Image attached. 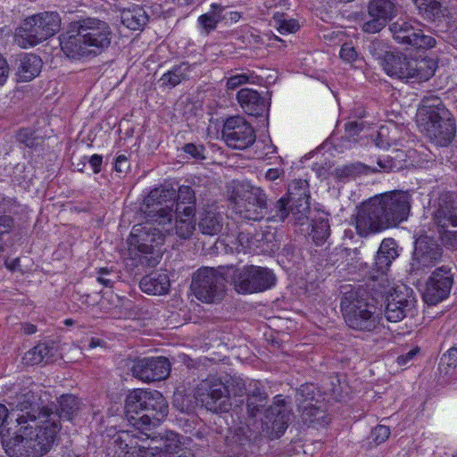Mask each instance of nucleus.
Here are the masks:
<instances>
[{
	"label": "nucleus",
	"instance_id": "obj_56",
	"mask_svg": "<svg viewBox=\"0 0 457 457\" xmlns=\"http://www.w3.org/2000/svg\"><path fill=\"white\" fill-rule=\"evenodd\" d=\"M184 194H185V195H187V199H188V201H189V202H190V201L193 199V197H194V195H193V194H192V191H191V190H190V188H189V187H180V188H179V196L180 197V196H181L182 195H184Z\"/></svg>",
	"mask_w": 457,
	"mask_h": 457
},
{
	"label": "nucleus",
	"instance_id": "obj_60",
	"mask_svg": "<svg viewBox=\"0 0 457 457\" xmlns=\"http://www.w3.org/2000/svg\"><path fill=\"white\" fill-rule=\"evenodd\" d=\"M179 398H182V395L180 394H177L175 395V399H174V404L179 407Z\"/></svg>",
	"mask_w": 457,
	"mask_h": 457
},
{
	"label": "nucleus",
	"instance_id": "obj_22",
	"mask_svg": "<svg viewBox=\"0 0 457 457\" xmlns=\"http://www.w3.org/2000/svg\"><path fill=\"white\" fill-rule=\"evenodd\" d=\"M395 15L396 8L391 0H370L369 20L363 23L362 29L367 33H377Z\"/></svg>",
	"mask_w": 457,
	"mask_h": 457
},
{
	"label": "nucleus",
	"instance_id": "obj_1",
	"mask_svg": "<svg viewBox=\"0 0 457 457\" xmlns=\"http://www.w3.org/2000/svg\"><path fill=\"white\" fill-rule=\"evenodd\" d=\"M33 395L24 394L11 412L0 404V437L11 457H40L46 453L60 430V418L71 420L78 410L73 395L59 400L60 413L32 407Z\"/></svg>",
	"mask_w": 457,
	"mask_h": 457
},
{
	"label": "nucleus",
	"instance_id": "obj_41",
	"mask_svg": "<svg viewBox=\"0 0 457 457\" xmlns=\"http://www.w3.org/2000/svg\"><path fill=\"white\" fill-rule=\"evenodd\" d=\"M312 238L317 245H320L329 236V225L327 220L320 219L315 222L312 230Z\"/></svg>",
	"mask_w": 457,
	"mask_h": 457
},
{
	"label": "nucleus",
	"instance_id": "obj_50",
	"mask_svg": "<svg viewBox=\"0 0 457 457\" xmlns=\"http://www.w3.org/2000/svg\"><path fill=\"white\" fill-rule=\"evenodd\" d=\"M129 168L128 159L124 155H120L115 161V170L118 172H123Z\"/></svg>",
	"mask_w": 457,
	"mask_h": 457
},
{
	"label": "nucleus",
	"instance_id": "obj_24",
	"mask_svg": "<svg viewBox=\"0 0 457 457\" xmlns=\"http://www.w3.org/2000/svg\"><path fill=\"white\" fill-rule=\"evenodd\" d=\"M237 101L242 109L249 115L258 116L266 110L264 99L257 91L251 88H242L237 93Z\"/></svg>",
	"mask_w": 457,
	"mask_h": 457
},
{
	"label": "nucleus",
	"instance_id": "obj_61",
	"mask_svg": "<svg viewBox=\"0 0 457 457\" xmlns=\"http://www.w3.org/2000/svg\"><path fill=\"white\" fill-rule=\"evenodd\" d=\"M245 204H246V202L241 206V205H239V203H237V205H238V210H237L238 212L241 213V212H245Z\"/></svg>",
	"mask_w": 457,
	"mask_h": 457
},
{
	"label": "nucleus",
	"instance_id": "obj_16",
	"mask_svg": "<svg viewBox=\"0 0 457 457\" xmlns=\"http://www.w3.org/2000/svg\"><path fill=\"white\" fill-rule=\"evenodd\" d=\"M222 138L228 146L243 150L254 143L255 132L243 117L234 116L225 121Z\"/></svg>",
	"mask_w": 457,
	"mask_h": 457
},
{
	"label": "nucleus",
	"instance_id": "obj_2",
	"mask_svg": "<svg viewBox=\"0 0 457 457\" xmlns=\"http://www.w3.org/2000/svg\"><path fill=\"white\" fill-rule=\"evenodd\" d=\"M112 37V29L107 22L87 18L72 24L62 35L60 46L68 58L79 60L104 52L109 47Z\"/></svg>",
	"mask_w": 457,
	"mask_h": 457
},
{
	"label": "nucleus",
	"instance_id": "obj_19",
	"mask_svg": "<svg viewBox=\"0 0 457 457\" xmlns=\"http://www.w3.org/2000/svg\"><path fill=\"white\" fill-rule=\"evenodd\" d=\"M162 231L154 228L150 221L135 225L128 238L130 249H137L145 254L154 253L155 247L162 245Z\"/></svg>",
	"mask_w": 457,
	"mask_h": 457
},
{
	"label": "nucleus",
	"instance_id": "obj_28",
	"mask_svg": "<svg viewBox=\"0 0 457 457\" xmlns=\"http://www.w3.org/2000/svg\"><path fill=\"white\" fill-rule=\"evenodd\" d=\"M41 67L42 62L37 55L27 54L19 61L17 76L20 80L29 81L39 74Z\"/></svg>",
	"mask_w": 457,
	"mask_h": 457
},
{
	"label": "nucleus",
	"instance_id": "obj_31",
	"mask_svg": "<svg viewBox=\"0 0 457 457\" xmlns=\"http://www.w3.org/2000/svg\"><path fill=\"white\" fill-rule=\"evenodd\" d=\"M284 399L281 396H277L274 406L269 411L267 417H276L272 425V436L278 437L282 435L287 428L286 417L288 416L286 410L283 408Z\"/></svg>",
	"mask_w": 457,
	"mask_h": 457
},
{
	"label": "nucleus",
	"instance_id": "obj_40",
	"mask_svg": "<svg viewBox=\"0 0 457 457\" xmlns=\"http://www.w3.org/2000/svg\"><path fill=\"white\" fill-rule=\"evenodd\" d=\"M419 10L428 18H435L440 10L438 0H413Z\"/></svg>",
	"mask_w": 457,
	"mask_h": 457
},
{
	"label": "nucleus",
	"instance_id": "obj_55",
	"mask_svg": "<svg viewBox=\"0 0 457 457\" xmlns=\"http://www.w3.org/2000/svg\"><path fill=\"white\" fill-rule=\"evenodd\" d=\"M287 3V0H267L266 6L268 8H271L274 6H285Z\"/></svg>",
	"mask_w": 457,
	"mask_h": 457
},
{
	"label": "nucleus",
	"instance_id": "obj_58",
	"mask_svg": "<svg viewBox=\"0 0 457 457\" xmlns=\"http://www.w3.org/2000/svg\"><path fill=\"white\" fill-rule=\"evenodd\" d=\"M26 332L28 334H33L36 332V328L34 325H28L26 328Z\"/></svg>",
	"mask_w": 457,
	"mask_h": 457
},
{
	"label": "nucleus",
	"instance_id": "obj_48",
	"mask_svg": "<svg viewBox=\"0 0 457 457\" xmlns=\"http://www.w3.org/2000/svg\"><path fill=\"white\" fill-rule=\"evenodd\" d=\"M241 18V14L238 12L231 11L225 14H221V19L225 21L226 25H230L237 22Z\"/></svg>",
	"mask_w": 457,
	"mask_h": 457
},
{
	"label": "nucleus",
	"instance_id": "obj_18",
	"mask_svg": "<svg viewBox=\"0 0 457 457\" xmlns=\"http://www.w3.org/2000/svg\"><path fill=\"white\" fill-rule=\"evenodd\" d=\"M420 24L412 21L399 20L390 26V30L395 41L401 44H407L417 48H430L436 45L433 37L425 35Z\"/></svg>",
	"mask_w": 457,
	"mask_h": 457
},
{
	"label": "nucleus",
	"instance_id": "obj_59",
	"mask_svg": "<svg viewBox=\"0 0 457 457\" xmlns=\"http://www.w3.org/2000/svg\"><path fill=\"white\" fill-rule=\"evenodd\" d=\"M356 123L354 122H348L346 125H345V129L346 130H350L351 129H353L354 127H356Z\"/></svg>",
	"mask_w": 457,
	"mask_h": 457
},
{
	"label": "nucleus",
	"instance_id": "obj_25",
	"mask_svg": "<svg viewBox=\"0 0 457 457\" xmlns=\"http://www.w3.org/2000/svg\"><path fill=\"white\" fill-rule=\"evenodd\" d=\"M266 208L265 194L258 187H253L247 193L245 205V218L253 220H261Z\"/></svg>",
	"mask_w": 457,
	"mask_h": 457
},
{
	"label": "nucleus",
	"instance_id": "obj_7",
	"mask_svg": "<svg viewBox=\"0 0 457 457\" xmlns=\"http://www.w3.org/2000/svg\"><path fill=\"white\" fill-rule=\"evenodd\" d=\"M226 277L231 279L235 289L241 294H253L270 289L275 285L276 277L268 268L246 265L240 269L226 268Z\"/></svg>",
	"mask_w": 457,
	"mask_h": 457
},
{
	"label": "nucleus",
	"instance_id": "obj_49",
	"mask_svg": "<svg viewBox=\"0 0 457 457\" xmlns=\"http://www.w3.org/2000/svg\"><path fill=\"white\" fill-rule=\"evenodd\" d=\"M288 204H289L288 198H281L277 203V208L278 209V212H279L278 215H279L280 220H284L286 219V217L287 216V206Z\"/></svg>",
	"mask_w": 457,
	"mask_h": 457
},
{
	"label": "nucleus",
	"instance_id": "obj_10",
	"mask_svg": "<svg viewBox=\"0 0 457 457\" xmlns=\"http://www.w3.org/2000/svg\"><path fill=\"white\" fill-rule=\"evenodd\" d=\"M175 198V190L155 188L144 201V212L147 213L153 221L162 226V231L168 234L173 229L170 222Z\"/></svg>",
	"mask_w": 457,
	"mask_h": 457
},
{
	"label": "nucleus",
	"instance_id": "obj_62",
	"mask_svg": "<svg viewBox=\"0 0 457 457\" xmlns=\"http://www.w3.org/2000/svg\"><path fill=\"white\" fill-rule=\"evenodd\" d=\"M65 324L66 325H71L72 324V321L71 320H65Z\"/></svg>",
	"mask_w": 457,
	"mask_h": 457
},
{
	"label": "nucleus",
	"instance_id": "obj_17",
	"mask_svg": "<svg viewBox=\"0 0 457 457\" xmlns=\"http://www.w3.org/2000/svg\"><path fill=\"white\" fill-rule=\"evenodd\" d=\"M416 299L412 291L404 287H397L387 296L385 316L390 322H398L415 313Z\"/></svg>",
	"mask_w": 457,
	"mask_h": 457
},
{
	"label": "nucleus",
	"instance_id": "obj_47",
	"mask_svg": "<svg viewBox=\"0 0 457 457\" xmlns=\"http://www.w3.org/2000/svg\"><path fill=\"white\" fill-rule=\"evenodd\" d=\"M419 353V348H413L410 350L406 354L401 355L397 357V363L400 366H404L409 363L410 361H411L416 354Z\"/></svg>",
	"mask_w": 457,
	"mask_h": 457
},
{
	"label": "nucleus",
	"instance_id": "obj_43",
	"mask_svg": "<svg viewBox=\"0 0 457 457\" xmlns=\"http://www.w3.org/2000/svg\"><path fill=\"white\" fill-rule=\"evenodd\" d=\"M390 435V429L384 425L377 426L372 431L373 440L378 444L385 442Z\"/></svg>",
	"mask_w": 457,
	"mask_h": 457
},
{
	"label": "nucleus",
	"instance_id": "obj_36",
	"mask_svg": "<svg viewBox=\"0 0 457 457\" xmlns=\"http://www.w3.org/2000/svg\"><path fill=\"white\" fill-rule=\"evenodd\" d=\"M273 25L281 34L294 33L300 28L297 21L287 18L284 13L276 12L273 16Z\"/></svg>",
	"mask_w": 457,
	"mask_h": 457
},
{
	"label": "nucleus",
	"instance_id": "obj_42",
	"mask_svg": "<svg viewBox=\"0 0 457 457\" xmlns=\"http://www.w3.org/2000/svg\"><path fill=\"white\" fill-rule=\"evenodd\" d=\"M158 403L155 400H149L148 403L145 404V411L147 412H152L150 414L151 416V421L149 426H156L159 423H161L164 418L167 416L168 413V407L166 408V411L164 415L161 418V411L159 410Z\"/></svg>",
	"mask_w": 457,
	"mask_h": 457
},
{
	"label": "nucleus",
	"instance_id": "obj_57",
	"mask_svg": "<svg viewBox=\"0 0 457 457\" xmlns=\"http://www.w3.org/2000/svg\"><path fill=\"white\" fill-rule=\"evenodd\" d=\"M97 346H102V341L97 338H91L90 343L88 345L89 349H94Z\"/></svg>",
	"mask_w": 457,
	"mask_h": 457
},
{
	"label": "nucleus",
	"instance_id": "obj_39",
	"mask_svg": "<svg viewBox=\"0 0 457 457\" xmlns=\"http://www.w3.org/2000/svg\"><path fill=\"white\" fill-rule=\"evenodd\" d=\"M340 58L344 62L355 67H361V64L363 62L362 59L359 56L355 48L348 43H345L342 46L340 50Z\"/></svg>",
	"mask_w": 457,
	"mask_h": 457
},
{
	"label": "nucleus",
	"instance_id": "obj_52",
	"mask_svg": "<svg viewBox=\"0 0 457 457\" xmlns=\"http://www.w3.org/2000/svg\"><path fill=\"white\" fill-rule=\"evenodd\" d=\"M89 164L92 167L93 171L95 173H98L102 164V157L98 154L92 155L89 159Z\"/></svg>",
	"mask_w": 457,
	"mask_h": 457
},
{
	"label": "nucleus",
	"instance_id": "obj_45",
	"mask_svg": "<svg viewBox=\"0 0 457 457\" xmlns=\"http://www.w3.org/2000/svg\"><path fill=\"white\" fill-rule=\"evenodd\" d=\"M10 73V68L6 60L0 54V87L7 80Z\"/></svg>",
	"mask_w": 457,
	"mask_h": 457
},
{
	"label": "nucleus",
	"instance_id": "obj_35",
	"mask_svg": "<svg viewBox=\"0 0 457 457\" xmlns=\"http://www.w3.org/2000/svg\"><path fill=\"white\" fill-rule=\"evenodd\" d=\"M188 69V64L182 63L171 71H169L162 76L160 79L162 85L165 87L177 86L187 77Z\"/></svg>",
	"mask_w": 457,
	"mask_h": 457
},
{
	"label": "nucleus",
	"instance_id": "obj_34",
	"mask_svg": "<svg viewBox=\"0 0 457 457\" xmlns=\"http://www.w3.org/2000/svg\"><path fill=\"white\" fill-rule=\"evenodd\" d=\"M224 8L220 5L212 4V11L201 15L198 18L199 26L206 33L213 30L221 20V13Z\"/></svg>",
	"mask_w": 457,
	"mask_h": 457
},
{
	"label": "nucleus",
	"instance_id": "obj_4",
	"mask_svg": "<svg viewBox=\"0 0 457 457\" xmlns=\"http://www.w3.org/2000/svg\"><path fill=\"white\" fill-rule=\"evenodd\" d=\"M417 124L437 145L446 146L454 138L456 125L450 112L438 98H426L417 111Z\"/></svg>",
	"mask_w": 457,
	"mask_h": 457
},
{
	"label": "nucleus",
	"instance_id": "obj_29",
	"mask_svg": "<svg viewBox=\"0 0 457 457\" xmlns=\"http://www.w3.org/2000/svg\"><path fill=\"white\" fill-rule=\"evenodd\" d=\"M120 19L124 26L129 29L137 30L146 24L148 15L143 7L132 4L121 12Z\"/></svg>",
	"mask_w": 457,
	"mask_h": 457
},
{
	"label": "nucleus",
	"instance_id": "obj_23",
	"mask_svg": "<svg viewBox=\"0 0 457 457\" xmlns=\"http://www.w3.org/2000/svg\"><path fill=\"white\" fill-rule=\"evenodd\" d=\"M170 370V363L165 357L143 358L134 363L132 374L144 382H153L166 378Z\"/></svg>",
	"mask_w": 457,
	"mask_h": 457
},
{
	"label": "nucleus",
	"instance_id": "obj_54",
	"mask_svg": "<svg viewBox=\"0 0 457 457\" xmlns=\"http://www.w3.org/2000/svg\"><path fill=\"white\" fill-rule=\"evenodd\" d=\"M281 174L278 169H269L266 172V179L272 181L277 179Z\"/></svg>",
	"mask_w": 457,
	"mask_h": 457
},
{
	"label": "nucleus",
	"instance_id": "obj_13",
	"mask_svg": "<svg viewBox=\"0 0 457 457\" xmlns=\"http://www.w3.org/2000/svg\"><path fill=\"white\" fill-rule=\"evenodd\" d=\"M442 258V249L428 235H420L415 241L410 270L413 273L426 272L437 264Z\"/></svg>",
	"mask_w": 457,
	"mask_h": 457
},
{
	"label": "nucleus",
	"instance_id": "obj_53",
	"mask_svg": "<svg viewBox=\"0 0 457 457\" xmlns=\"http://www.w3.org/2000/svg\"><path fill=\"white\" fill-rule=\"evenodd\" d=\"M184 151H185V153L190 154L193 157H198L201 155L200 149L193 144H187L184 146Z\"/></svg>",
	"mask_w": 457,
	"mask_h": 457
},
{
	"label": "nucleus",
	"instance_id": "obj_64",
	"mask_svg": "<svg viewBox=\"0 0 457 457\" xmlns=\"http://www.w3.org/2000/svg\"><path fill=\"white\" fill-rule=\"evenodd\" d=\"M180 410L182 411H188V407L185 408V407L182 406V407H180Z\"/></svg>",
	"mask_w": 457,
	"mask_h": 457
},
{
	"label": "nucleus",
	"instance_id": "obj_27",
	"mask_svg": "<svg viewBox=\"0 0 457 457\" xmlns=\"http://www.w3.org/2000/svg\"><path fill=\"white\" fill-rule=\"evenodd\" d=\"M176 211L179 212L175 226L176 234L181 238H187L195 229L194 207H182L181 204H177Z\"/></svg>",
	"mask_w": 457,
	"mask_h": 457
},
{
	"label": "nucleus",
	"instance_id": "obj_63",
	"mask_svg": "<svg viewBox=\"0 0 457 457\" xmlns=\"http://www.w3.org/2000/svg\"><path fill=\"white\" fill-rule=\"evenodd\" d=\"M7 267H8L10 270H13V269H14V264H12V265L7 264Z\"/></svg>",
	"mask_w": 457,
	"mask_h": 457
},
{
	"label": "nucleus",
	"instance_id": "obj_38",
	"mask_svg": "<svg viewBox=\"0 0 457 457\" xmlns=\"http://www.w3.org/2000/svg\"><path fill=\"white\" fill-rule=\"evenodd\" d=\"M401 155L397 154L395 156H390V155H382L378 157V168H376L375 170L377 171H394L396 170H400L403 167V164L401 163Z\"/></svg>",
	"mask_w": 457,
	"mask_h": 457
},
{
	"label": "nucleus",
	"instance_id": "obj_5",
	"mask_svg": "<svg viewBox=\"0 0 457 457\" xmlns=\"http://www.w3.org/2000/svg\"><path fill=\"white\" fill-rule=\"evenodd\" d=\"M380 64L388 76L406 82L427 81L437 67L436 62L431 58L413 59L391 52L383 55Z\"/></svg>",
	"mask_w": 457,
	"mask_h": 457
},
{
	"label": "nucleus",
	"instance_id": "obj_3",
	"mask_svg": "<svg viewBox=\"0 0 457 457\" xmlns=\"http://www.w3.org/2000/svg\"><path fill=\"white\" fill-rule=\"evenodd\" d=\"M173 432L165 436L149 438L142 432L137 436V430H123L113 437V457H176L183 452L185 442Z\"/></svg>",
	"mask_w": 457,
	"mask_h": 457
},
{
	"label": "nucleus",
	"instance_id": "obj_20",
	"mask_svg": "<svg viewBox=\"0 0 457 457\" xmlns=\"http://www.w3.org/2000/svg\"><path fill=\"white\" fill-rule=\"evenodd\" d=\"M453 277L451 270L440 267L434 270L423 293L424 301L431 305L445 300L450 295Z\"/></svg>",
	"mask_w": 457,
	"mask_h": 457
},
{
	"label": "nucleus",
	"instance_id": "obj_11",
	"mask_svg": "<svg viewBox=\"0 0 457 457\" xmlns=\"http://www.w3.org/2000/svg\"><path fill=\"white\" fill-rule=\"evenodd\" d=\"M226 268L217 270L204 267L199 269L194 275L191 289L195 296L203 303H213L219 298L222 290V281L228 280Z\"/></svg>",
	"mask_w": 457,
	"mask_h": 457
},
{
	"label": "nucleus",
	"instance_id": "obj_37",
	"mask_svg": "<svg viewBox=\"0 0 457 457\" xmlns=\"http://www.w3.org/2000/svg\"><path fill=\"white\" fill-rule=\"evenodd\" d=\"M48 348L45 345H37L29 350L22 358V362L28 366H33L41 363L46 354Z\"/></svg>",
	"mask_w": 457,
	"mask_h": 457
},
{
	"label": "nucleus",
	"instance_id": "obj_9",
	"mask_svg": "<svg viewBox=\"0 0 457 457\" xmlns=\"http://www.w3.org/2000/svg\"><path fill=\"white\" fill-rule=\"evenodd\" d=\"M149 400H155L157 402L162 418L166 411L167 401L160 392L138 388L129 392L126 397L125 415L133 426L131 430H137V436L142 433L140 429L143 427L150 425V414L140 415L145 411V404Z\"/></svg>",
	"mask_w": 457,
	"mask_h": 457
},
{
	"label": "nucleus",
	"instance_id": "obj_21",
	"mask_svg": "<svg viewBox=\"0 0 457 457\" xmlns=\"http://www.w3.org/2000/svg\"><path fill=\"white\" fill-rule=\"evenodd\" d=\"M434 221L442 242L448 247H457V209L452 204L441 206L434 215Z\"/></svg>",
	"mask_w": 457,
	"mask_h": 457
},
{
	"label": "nucleus",
	"instance_id": "obj_33",
	"mask_svg": "<svg viewBox=\"0 0 457 457\" xmlns=\"http://www.w3.org/2000/svg\"><path fill=\"white\" fill-rule=\"evenodd\" d=\"M199 228L204 234H218L222 228L221 218L213 212H206L200 218Z\"/></svg>",
	"mask_w": 457,
	"mask_h": 457
},
{
	"label": "nucleus",
	"instance_id": "obj_32",
	"mask_svg": "<svg viewBox=\"0 0 457 457\" xmlns=\"http://www.w3.org/2000/svg\"><path fill=\"white\" fill-rule=\"evenodd\" d=\"M400 139V131L395 124H388L381 126L377 132L374 138L375 144L378 147L382 149H388L392 145H396Z\"/></svg>",
	"mask_w": 457,
	"mask_h": 457
},
{
	"label": "nucleus",
	"instance_id": "obj_46",
	"mask_svg": "<svg viewBox=\"0 0 457 457\" xmlns=\"http://www.w3.org/2000/svg\"><path fill=\"white\" fill-rule=\"evenodd\" d=\"M443 361L450 367H455L457 365V348H450L442 358Z\"/></svg>",
	"mask_w": 457,
	"mask_h": 457
},
{
	"label": "nucleus",
	"instance_id": "obj_15",
	"mask_svg": "<svg viewBox=\"0 0 457 457\" xmlns=\"http://www.w3.org/2000/svg\"><path fill=\"white\" fill-rule=\"evenodd\" d=\"M379 208L381 207L376 204L374 197L357 208L352 218V223L355 226L356 231L361 237H367L386 228V221L382 219Z\"/></svg>",
	"mask_w": 457,
	"mask_h": 457
},
{
	"label": "nucleus",
	"instance_id": "obj_30",
	"mask_svg": "<svg viewBox=\"0 0 457 457\" xmlns=\"http://www.w3.org/2000/svg\"><path fill=\"white\" fill-rule=\"evenodd\" d=\"M396 243L394 239H384L378 251L376 265L378 269L384 271L388 269L392 262L398 257Z\"/></svg>",
	"mask_w": 457,
	"mask_h": 457
},
{
	"label": "nucleus",
	"instance_id": "obj_12",
	"mask_svg": "<svg viewBox=\"0 0 457 457\" xmlns=\"http://www.w3.org/2000/svg\"><path fill=\"white\" fill-rule=\"evenodd\" d=\"M376 204L386 221V228L393 227L405 220L411 209V196L407 192H392L374 197Z\"/></svg>",
	"mask_w": 457,
	"mask_h": 457
},
{
	"label": "nucleus",
	"instance_id": "obj_6",
	"mask_svg": "<svg viewBox=\"0 0 457 457\" xmlns=\"http://www.w3.org/2000/svg\"><path fill=\"white\" fill-rule=\"evenodd\" d=\"M57 12H44L25 18L16 29L14 41L21 48L33 47L54 36L60 29Z\"/></svg>",
	"mask_w": 457,
	"mask_h": 457
},
{
	"label": "nucleus",
	"instance_id": "obj_8",
	"mask_svg": "<svg viewBox=\"0 0 457 457\" xmlns=\"http://www.w3.org/2000/svg\"><path fill=\"white\" fill-rule=\"evenodd\" d=\"M341 310L346 324L359 330H371L379 322L376 307L368 303L357 292L345 293L341 300Z\"/></svg>",
	"mask_w": 457,
	"mask_h": 457
},
{
	"label": "nucleus",
	"instance_id": "obj_14",
	"mask_svg": "<svg viewBox=\"0 0 457 457\" xmlns=\"http://www.w3.org/2000/svg\"><path fill=\"white\" fill-rule=\"evenodd\" d=\"M195 398L213 412L227 411L230 407L228 390L218 380H204L195 391Z\"/></svg>",
	"mask_w": 457,
	"mask_h": 457
},
{
	"label": "nucleus",
	"instance_id": "obj_26",
	"mask_svg": "<svg viewBox=\"0 0 457 457\" xmlns=\"http://www.w3.org/2000/svg\"><path fill=\"white\" fill-rule=\"evenodd\" d=\"M140 288L148 295L166 294L170 288L169 276L164 271L153 272L141 279Z\"/></svg>",
	"mask_w": 457,
	"mask_h": 457
},
{
	"label": "nucleus",
	"instance_id": "obj_44",
	"mask_svg": "<svg viewBox=\"0 0 457 457\" xmlns=\"http://www.w3.org/2000/svg\"><path fill=\"white\" fill-rule=\"evenodd\" d=\"M248 80L249 76H247L246 74H237L228 79L227 87L229 89H235L237 87L247 83Z\"/></svg>",
	"mask_w": 457,
	"mask_h": 457
},
{
	"label": "nucleus",
	"instance_id": "obj_51",
	"mask_svg": "<svg viewBox=\"0 0 457 457\" xmlns=\"http://www.w3.org/2000/svg\"><path fill=\"white\" fill-rule=\"evenodd\" d=\"M109 270L106 269V268H102L99 270L98 271V277H97V280L98 282H100L101 284H103L104 286L105 287H111L112 286V281L109 279V278H106V275L109 274Z\"/></svg>",
	"mask_w": 457,
	"mask_h": 457
}]
</instances>
